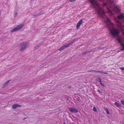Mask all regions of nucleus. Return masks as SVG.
<instances>
[{
	"label": "nucleus",
	"instance_id": "obj_20",
	"mask_svg": "<svg viewBox=\"0 0 124 124\" xmlns=\"http://www.w3.org/2000/svg\"><path fill=\"white\" fill-rule=\"evenodd\" d=\"M96 72H99V73H102V72L101 71H96Z\"/></svg>",
	"mask_w": 124,
	"mask_h": 124
},
{
	"label": "nucleus",
	"instance_id": "obj_16",
	"mask_svg": "<svg viewBox=\"0 0 124 124\" xmlns=\"http://www.w3.org/2000/svg\"><path fill=\"white\" fill-rule=\"evenodd\" d=\"M39 47V46L38 45H37L35 47L34 49H38Z\"/></svg>",
	"mask_w": 124,
	"mask_h": 124
},
{
	"label": "nucleus",
	"instance_id": "obj_22",
	"mask_svg": "<svg viewBox=\"0 0 124 124\" xmlns=\"http://www.w3.org/2000/svg\"><path fill=\"white\" fill-rule=\"evenodd\" d=\"M100 84H101V85H102L104 87L105 86H104V84H102V83H101H101H100Z\"/></svg>",
	"mask_w": 124,
	"mask_h": 124
},
{
	"label": "nucleus",
	"instance_id": "obj_9",
	"mask_svg": "<svg viewBox=\"0 0 124 124\" xmlns=\"http://www.w3.org/2000/svg\"><path fill=\"white\" fill-rule=\"evenodd\" d=\"M117 18L120 20H123L124 19V14H122L120 16H118Z\"/></svg>",
	"mask_w": 124,
	"mask_h": 124
},
{
	"label": "nucleus",
	"instance_id": "obj_7",
	"mask_svg": "<svg viewBox=\"0 0 124 124\" xmlns=\"http://www.w3.org/2000/svg\"><path fill=\"white\" fill-rule=\"evenodd\" d=\"M69 110L73 113H77L78 112V110L76 108H69Z\"/></svg>",
	"mask_w": 124,
	"mask_h": 124
},
{
	"label": "nucleus",
	"instance_id": "obj_8",
	"mask_svg": "<svg viewBox=\"0 0 124 124\" xmlns=\"http://www.w3.org/2000/svg\"><path fill=\"white\" fill-rule=\"evenodd\" d=\"M83 22L82 19H81L78 23L76 26V28L77 29H79V27Z\"/></svg>",
	"mask_w": 124,
	"mask_h": 124
},
{
	"label": "nucleus",
	"instance_id": "obj_19",
	"mask_svg": "<svg viewBox=\"0 0 124 124\" xmlns=\"http://www.w3.org/2000/svg\"><path fill=\"white\" fill-rule=\"evenodd\" d=\"M76 0H69V2H72Z\"/></svg>",
	"mask_w": 124,
	"mask_h": 124
},
{
	"label": "nucleus",
	"instance_id": "obj_21",
	"mask_svg": "<svg viewBox=\"0 0 124 124\" xmlns=\"http://www.w3.org/2000/svg\"><path fill=\"white\" fill-rule=\"evenodd\" d=\"M100 84H101V85H102L104 87L105 86H104V84H102V83H101H101H100Z\"/></svg>",
	"mask_w": 124,
	"mask_h": 124
},
{
	"label": "nucleus",
	"instance_id": "obj_11",
	"mask_svg": "<svg viewBox=\"0 0 124 124\" xmlns=\"http://www.w3.org/2000/svg\"><path fill=\"white\" fill-rule=\"evenodd\" d=\"M10 81V80H9L6 82L3 85V86L4 87L7 86L8 84L9 83Z\"/></svg>",
	"mask_w": 124,
	"mask_h": 124
},
{
	"label": "nucleus",
	"instance_id": "obj_28",
	"mask_svg": "<svg viewBox=\"0 0 124 124\" xmlns=\"http://www.w3.org/2000/svg\"><path fill=\"white\" fill-rule=\"evenodd\" d=\"M41 14H39V15H41Z\"/></svg>",
	"mask_w": 124,
	"mask_h": 124
},
{
	"label": "nucleus",
	"instance_id": "obj_26",
	"mask_svg": "<svg viewBox=\"0 0 124 124\" xmlns=\"http://www.w3.org/2000/svg\"><path fill=\"white\" fill-rule=\"evenodd\" d=\"M124 23V20H123V23H122V24H123Z\"/></svg>",
	"mask_w": 124,
	"mask_h": 124
},
{
	"label": "nucleus",
	"instance_id": "obj_10",
	"mask_svg": "<svg viewBox=\"0 0 124 124\" xmlns=\"http://www.w3.org/2000/svg\"><path fill=\"white\" fill-rule=\"evenodd\" d=\"M21 105H18L16 104H14L12 106V108L14 109H16L18 107H21Z\"/></svg>",
	"mask_w": 124,
	"mask_h": 124
},
{
	"label": "nucleus",
	"instance_id": "obj_30",
	"mask_svg": "<svg viewBox=\"0 0 124 124\" xmlns=\"http://www.w3.org/2000/svg\"><path fill=\"white\" fill-rule=\"evenodd\" d=\"M103 17H102V19H103Z\"/></svg>",
	"mask_w": 124,
	"mask_h": 124
},
{
	"label": "nucleus",
	"instance_id": "obj_24",
	"mask_svg": "<svg viewBox=\"0 0 124 124\" xmlns=\"http://www.w3.org/2000/svg\"><path fill=\"white\" fill-rule=\"evenodd\" d=\"M102 73L104 74H107V73H106L102 72Z\"/></svg>",
	"mask_w": 124,
	"mask_h": 124
},
{
	"label": "nucleus",
	"instance_id": "obj_12",
	"mask_svg": "<svg viewBox=\"0 0 124 124\" xmlns=\"http://www.w3.org/2000/svg\"><path fill=\"white\" fill-rule=\"evenodd\" d=\"M96 80L98 82H100V83L102 81V79L100 78H97Z\"/></svg>",
	"mask_w": 124,
	"mask_h": 124
},
{
	"label": "nucleus",
	"instance_id": "obj_2",
	"mask_svg": "<svg viewBox=\"0 0 124 124\" xmlns=\"http://www.w3.org/2000/svg\"><path fill=\"white\" fill-rule=\"evenodd\" d=\"M24 24H20L18 25L15 26L14 28H12L11 30V32H13L16 31L18 30L22 29L23 27Z\"/></svg>",
	"mask_w": 124,
	"mask_h": 124
},
{
	"label": "nucleus",
	"instance_id": "obj_4",
	"mask_svg": "<svg viewBox=\"0 0 124 124\" xmlns=\"http://www.w3.org/2000/svg\"><path fill=\"white\" fill-rule=\"evenodd\" d=\"M115 22L117 23V25L119 29L121 31H123L124 30V28H123L124 27L123 25H122V24L121 23V22H120L119 21L117 20L116 18H115Z\"/></svg>",
	"mask_w": 124,
	"mask_h": 124
},
{
	"label": "nucleus",
	"instance_id": "obj_14",
	"mask_svg": "<svg viewBox=\"0 0 124 124\" xmlns=\"http://www.w3.org/2000/svg\"><path fill=\"white\" fill-rule=\"evenodd\" d=\"M105 111L106 113L108 114L109 115L110 114V113L109 112V110L107 109H105Z\"/></svg>",
	"mask_w": 124,
	"mask_h": 124
},
{
	"label": "nucleus",
	"instance_id": "obj_1",
	"mask_svg": "<svg viewBox=\"0 0 124 124\" xmlns=\"http://www.w3.org/2000/svg\"><path fill=\"white\" fill-rule=\"evenodd\" d=\"M105 21H106L107 24L108 26V28L110 31L109 33L113 37L117 35L119 32V31L114 28V24L111 23L109 19L106 18Z\"/></svg>",
	"mask_w": 124,
	"mask_h": 124
},
{
	"label": "nucleus",
	"instance_id": "obj_18",
	"mask_svg": "<svg viewBox=\"0 0 124 124\" xmlns=\"http://www.w3.org/2000/svg\"><path fill=\"white\" fill-rule=\"evenodd\" d=\"M17 13L16 12L15 13L14 15V17H16L17 16Z\"/></svg>",
	"mask_w": 124,
	"mask_h": 124
},
{
	"label": "nucleus",
	"instance_id": "obj_13",
	"mask_svg": "<svg viewBox=\"0 0 124 124\" xmlns=\"http://www.w3.org/2000/svg\"><path fill=\"white\" fill-rule=\"evenodd\" d=\"M115 104L118 107H120V105L116 102H115Z\"/></svg>",
	"mask_w": 124,
	"mask_h": 124
},
{
	"label": "nucleus",
	"instance_id": "obj_31",
	"mask_svg": "<svg viewBox=\"0 0 124 124\" xmlns=\"http://www.w3.org/2000/svg\"><path fill=\"white\" fill-rule=\"evenodd\" d=\"M31 1H32V0H31Z\"/></svg>",
	"mask_w": 124,
	"mask_h": 124
},
{
	"label": "nucleus",
	"instance_id": "obj_15",
	"mask_svg": "<svg viewBox=\"0 0 124 124\" xmlns=\"http://www.w3.org/2000/svg\"><path fill=\"white\" fill-rule=\"evenodd\" d=\"M93 110L95 112H97V111L96 108L95 107H93Z\"/></svg>",
	"mask_w": 124,
	"mask_h": 124
},
{
	"label": "nucleus",
	"instance_id": "obj_25",
	"mask_svg": "<svg viewBox=\"0 0 124 124\" xmlns=\"http://www.w3.org/2000/svg\"><path fill=\"white\" fill-rule=\"evenodd\" d=\"M122 34H123V35H124V32H122Z\"/></svg>",
	"mask_w": 124,
	"mask_h": 124
},
{
	"label": "nucleus",
	"instance_id": "obj_29",
	"mask_svg": "<svg viewBox=\"0 0 124 124\" xmlns=\"http://www.w3.org/2000/svg\"><path fill=\"white\" fill-rule=\"evenodd\" d=\"M64 124H66L65 123H64Z\"/></svg>",
	"mask_w": 124,
	"mask_h": 124
},
{
	"label": "nucleus",
	"instance_id": "obj_5",
	"mask_svg": "<svg viewBox=\"0 0 124 124\" xmlns=\"http://www.w3.org/2000/svg\"><path fill=\"white\" fill-rule=\"evenodd\" d=\"M75 41V40H73L70 41L69 44H66L65 45L62 46L59 49V50H62L64 49H65L66 48L68 47L70 44L73 43Z\"/></svg>",
	"mask_w": 124,
	"mask_h": 124
},
{
	"label": "nucleus",
	"instance_id": "obj_17",
	"mask_svg": "<svg viewBox=\"0 0 124 124\" xmlns=\"http://www.w3.org/2000/svg\"><path fill=\"white\" fill-rule=\"evenodd\" d=\"M120 102L122 104L124 105V101H122V100H121Z\"/></svg>",
	"mask_w": 124,
	"mask_h": 124
},
{
	"label": "nucleus",
	"instance_id": "obj_3",
	"mask_svg": "<svg viewBox=\"0 0 124 124\" xmlns=\"http://www.w3.org/2000/svg\"><path fill=\"white\" fill-rule=\"evenodd\" d=\"M117 39L118 41L120 43L122 47L120 50L122 51L124 50V41H123V39L121 37L117 38Z\"/></svg>",
	"mask_w": 124,
	"mask_h": 124
},
{
	"label": "nucleus",
	"instance_id": "obj_6",
	"mask_svg": "<svg viewBox=\"0 0 124 124\" xmlns=\"http://www.w3.org/2000/svg\"><path fill=\"white\" fill-rule=\"evenodd\" d=\"M28 45L27 43H23L21 44V47L20 49L21 51H23L26 47V46Z\"/></svg>",
	"mask_w": 124,
	"mask_h": 124
},
{
	"label": "nucleus",
	"instance_id": "obj_27",
	"mask_svg": "<svg viewBox=\"0 0 124 124\" xmlns=\"http://www.w3.org/2000/svg\"><path fill=\"white\" fill-rule=\"evenodd\" d=\"M36 16V15H35L34 16Z\"/></svg>",
	"mask_w": 124,
	"mask_h": 124
},
{
	"label": "nucleus",
	"instance_id": "obj_23",
	"mask_svg": "<svg viewBox=\"0 0 124 124\" xmlns=\"http://www.w3.org/2000/svg\"><path fill=\"white\" fill-rule=\"evenodd\" d=\"M120 69L122 70H124V67L120 68Z\"/></svg>",
	"mask_w": 124,
	"mask_h": 124
}]
</instances>
